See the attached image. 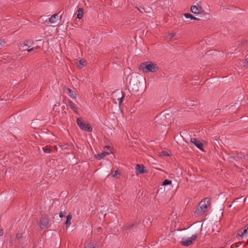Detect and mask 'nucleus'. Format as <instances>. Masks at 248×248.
<instances>
[{"label":"nucleus","mask_w":248,"mask_h":248,"mask_svg":"<svg viewBox=\"0 0 248 248\" xmlns=\"http://www.w3.org/2000/svg\"><path fill=\"white\" fill-rule=\"evenodd\" d=\"M243 228V237L244 236H247V235H248V230L246 229V227H244V228Z\"/></svg>","instance_id":"7c9ffc66"},{"label":"nucleus","mask_w":248,"mask_h":248,"mask_svg":"<svg viewBox=\"0 0 248 248\" xmlns=\"http://www.w3.org/2000/svg\"><path fill=\"white\" fill-rule=\"evenodd\" d=\"M109 154V153L108 152L103 151L101 154L95 155H94V157L96 159L98 160H100L101 159H103L105 156H106L107 155H108Z\"/></svg>","instance_id":"ddd939ff"},{"label":"nucleus","mask_w":248,"mask_h":248,"mask_svg":"<svg viewBox=\"0 0 248 248\" xmlns=\"http://www.w3.org/2000/svg\"><path fill=\"white\" fill-rule=\"evenodd\" d=\"M243 200H244V202H245L246 199H243V197L237 198L233 201L232 204H233V205L234 206L238 202H242Z\"/></svg>","instance_id":"5701e85b"},{"label":"nucleus","mask_w":248,"mask_h":248,"mask_svg":"<svg viewBox=\"0 0 248 248\" xmlns=\"http://www.w3.org/2000/svg\"><path fill=\"white\" fill-rule=\"evenodd\" d=\"M77 123L79 128L85 131L92 132L93 130L92 126L87 122L85 121L81 117L77 118Z\"/></svg>","instance_id":"20e7f679"},{"label":"nucleus","mask_w":248,"mask_h":248,"mask_svg":"<svg viewBox=\"0 0 248 248\" xmlns=\"http://www.w3.org/2000/svg\"><path fill=\"white\" fill-rule=\"evenodd\" d=\"M170 38L171 39L172 38H173V37L175 36V34L174 33H171L170 34Z\"/></svg>","instance_id":"4c0bfd02"},{"label":"nucleus","mask_w":248,"mask_h":248,"mask_svg":"<svg viewBox=\"0 0 248 248\" xmlns=\"http://www.w3.org/2000/svg\"><path fill=\"white\" fill-rule=\"evenodd\" d=\"M41 135H42V136H44V137L46 136L47 135H48V136L51 135V136H54L52 133L49 130H48L47 129H44V130H42Z\"/></svg>","instance_id":"f3484780"},{"label":"nucleus","mask_w":248,"mask_h":248,"mask_svg":"<svg viewBox=\"0 0 248 248\" xmlns=\"http://www.w3.org/2000/svg\"><path fill=\"white\" fill-rule=\"evenodd\" d=\"M136 223H133L126 226V230H130L136 226Z\"/></svg>","instance_id":"c756f323"},{"label":"nucleus","mask_w":248,"mask_h":248,"mask_svg":"<svg viewBox=\"0 0 248 248\" xmlns=\"http://www.w3.org/2000/svg\"><path fill=\"white\" fill-rule=\"evenodd\" d=\"M28 42H29V41L26 40V41H25L23 43V45H24V46H28Z\"/></svg>","instance_id":"58836bf2"},{"label":"nucleus","mask_w":248,"mask_h":248,"mask_svg":"<svg viewBox=\"0 0 248 248\" xmlns=\"http://www.w3.org/2000/svg\"><path fill=\"white\" fill-rule=\"evenodd\" d=\"M40 223L43 226V228H47L49 223L48 216L47 215L42 216Z\"/></svg>","instance_id":"1a4fd4ad"},{"label":"nucleus","mask_w":248,"mask_h":248,"mask_svg":"<svg viewBox=\"0 0 248 248\" xmlns=\"http://www.w3.org/2000/svg\"><path fill=\"white\" fill-rule=\"evenodd\" d=\"M247 43V41H244L242 42V45H244Z\"/></svg>","instance_id":"79ce46f5"},{"label":"nucleus","mask_w":248,"mask_h":248,"mask_svg":"<svg viewBox=\"0 0 248 248\" xmlns=\"http://www.w3.org/2000/svg\"><path fill=\"white\" fill-rule=\"evenodd\" d=\"M85 248H95L94 242L92 240H90L87 245L85 246Z\"/></svg>","instance_id":"393cba45"},{"label":"nucleus","mask_w":248,"mask_h":248,"mask_svg":"<svg viewBox=\"0 0 248 248\" xmlns=\"http://www.w3.org/2000/svg\"><path fill=\"white\" fill-rule=\"evenodd\" d=\"M59 17H60V20H61L62 17V14H61V12L53 15L49 18H48V22L51 23H56V18L58 19Z\"/></svg>","instance_id":"f8f14e48"},{"label":"nucleus","mask_w":248,"mask_h":248,"mask_svg":"<svg viewBox=\"0 0 248 248\" xmlns=\"http://www.w3.org/2000/svg\"><path fill=\"white\" fill-rule=\"evenodd\" d=\"M65 214L66 213L65 212H62L61 211L59 213V216L61 218H62V217H63L65 216Z\"/></svg>","instance_id":"f704fd0d"},{"label":"nucleus","mask_w":248,"mask_h":248,"mask_svg":"<svg viewBox=\"0 0 248 248\" xmlns=\"http://www.w3.org/2000/svg\"><path fill=\"white\" fill-rule=\"evenodd\" d=\"M229 158L230 159V162H233V160H237L239 159H241L242 157L237 155H229Z\"/></svg>","instance_id":"6ab92c4d"},{"label":"nucleus","mask_w":248,"mask_h":248,"mask_svg":"<svg viewBox=\"0 0 248 248\" xmlns=\"http://www.w3.org/2000/svg\"><path fill=\"white\" fill-rule=\"evenodd\" d=\"M43 150L46 153H50L51 152V150L47 146L43 147Z\"/></svg>","instance_id":"c85d7f7f"},{"label":"nucleus","mask_w":248,"mask_h":248,"mask_svg":"<svg viewBox=\"0 0 248 248\" xmlns=\"http://www.w3.org/2000/svg\"><path fill=\"white\" fill-rule=\"evenodd\" d=\"M77 18L81 19L83 17V9L82 8H78L77 10Z\"/></svg>","instance_id":"aec40b11"},{"label":"nucleus","mask_w":248,"mask_h":248,"mask_svg":"<svg viewBox=\"0 0 248 248\" xmlns=\"http://www.w3.org/2000/svg\"><path fill=\"white\" fill-rule=\"evenodd\" d=\"M34 47H32L31 48H30V49H28L27 50L28 52H31V51H32L33 49H34Z\"/></svg>","instance_id":"ea45409f"},{"label":"nucleus","mask_w":248,"mask_h":248,"mask_svg":"<svg viewBox=\"0 0 248 248\" xmlns=\"http://www.w3.org/2000/svg\"><path fill=\"white\" fill-rule=\"evenodd\" d=\"M232 206H233V204L232 203V204H230L228 207L230 208V207H232Z\"/></svg>","instance_id":"c03bdc74"},{"label":"nucleus","mask_w":248,"mask_h":248,"mask_svg":"<svg viewBox=\"0 0 248 248\" xmlns=\"http://www.w3.org/2000/svg\"><path fill=\"white\" fill-rule=\"evenodd\" d=\"M172 183V182L171 180L169 179H165L163 181L162 184L161 185V186H164L166 185H171Z\"/></svg>","instance_id":"a878e982"},{"label":"nucleus","mask_w":248,"mask_h":248,"mask_svg":"<svg viewBox=\"0 0 248 248\" xmlns=\"http://www.w3.org/2000/svg\"><path fill=\"white\" fill-rule=\"evenodd\" d=\"M118 93L119 94V96H120L121 94L122 95L121 97L117 99V100L119 102V106L121 108L122 105H123V101L124 100V98L125 94L124 93H123L122 92H119Z\"/></svg>","instance_id":"dca6fc26"},{"label":"nucleus","mask_w":248,"mask_h":248,"mask_svg":"<svg viewBox=\"0 0 248 248\" xmlns=\"http://www.w3.org/2000/svg\"><path fill=\"white\" fill-rule=\"evenodd\" d=\"M247 243H248V240Z\"/></svg>","instance_id":"49530a36"},{"label":"nucleus","mask_w":248,"mask_h":248,"mask_svg":"<svg viewBox=\"0 0 248 248\" xmlns=\"http://www.w3.org/2000/svg\"><path fill=\"white\" fill-rule=\"evenodd\" d=\"M161 155L162 156H170V155L168 154V153L167 151H162L161 152Z\"/></svg>","instance_id":"473e14b6"},{"label":"nucleus","mask_w":248,"mask_h":248,"mask_svg":"<svg viewBox=\"0 0 248 248\" xmlns=\"http://www.w3.org/2000/svg\"><path fill=\"white\" fill-rule=\"evenodd\" d=\"M190 141L198 149H199L201 151H204L203 144L202 142L200 141V140L198 138H191Z\"/></svg>","instance_id":"6e6552de"},{"label":"nucleus","mask_w":248,"mask_h":248,"mask_svg":"<svg viewBox=\"0 0 248 248\" xmlns=\"http://www.w3.org/2000/svg\"><path fill=\"white\" fill-rule=\"evenodd\" d=\"M248 231V224L245 227Z\"/></svg>","instance_id":"a18cd8bd"},{"label":"nucleus","mask_w":248,"mask_h":248,"mask_svg":"<svg viewBox=\"0 0 248 248\" xmlns=\"http://www.w3.org/2000/svg\"><path fill=\"white\" fill-rule=\"evenodd\" d=\"M244 63L245 66H248V58L245 60Z\"/></svg>","instance_id":"e433bc0d"},{"label":"nucleus","mask_w":248,"mask_h":248,"mask_svg":"<svg viewBox=\"0 0 248 248\" xmlns=\"http://www.w3.org/2000/svg\"><path fill=\"white\" fill-rule=\"evenodd\" d=\"M197 237V234H193L190 238L186 239L183 238L181 242V244L183 246L188 247L191 245L193 242L196 240Z\"/></svg>","instance_id":"423d86ee"},{"label":"nucleus","mask_w":248,"mask_h":248,"mask_svg":"<svg viewBox=\"0 0 248 248\" xmlns=\"http://www.w3.org/2000/svg\"><path fill=\"white\" fill-rule=\"evenodd\" d=\"M117 174L120 175V172L118 170H116L115 171L114 174L112 175V176L115 177Z\"/></svg>","instance_id":"c9c22d12"},{"label":"nucleus","mask_w":248,"mask_h":248,"mask_svg":"<svg viewBox=\"0 0 248 248\" xmlns=\"http://www.w3.org/2000/svg\"><path fill=\"white\" fill-rule=\"evenodd\" d=\"M171 114L163 111L156 115L155 118V126L159 128L162 126L169 125L171 123Z\"/></svg>","instance_id":"f03ea898"},{"label":"nucleus","mask_w":248,"mask_h":248,"mask_svg":"<svg viewBox=\"0 0 248 248\" xmlns=\"http://www.w3.org/2000/svg\"><path fill=\"white\" fill-rule=\"evenodd\" d=\"M68 105L75 112L77 113L78 108L75 106V104L71 100H68Z\"/></svg>","instance_id":"2eb2a0df"},{"label":"nucleus","mask_w":248,"mask_h":248,"mask_svg":"<svg viewBox=\"0 0 248 248\" xmlns=\"http://www.w3.org/2000/svg\"><path fill=\"white\" fill-rule=\"evenodd\" d=\"M211 199L209 197H206L203 200V201H205V202H206V204H207V206L208 207L211 206Z\"/></svg>","instance_id":"bb28decb"},{"label":"nucleus","mask_w":248,"mask_h":248,"mask_svg":"<svg viewBox=\"0 0 248 248\" xmlns=\"http://www.w3.org/2000/svg\"><path fill=\"white\" fill-rule=\"evenodd\" d=\"M129 83L133 93H142L145 90V79L140 76H130Z\"/></svg>","instance_id":"f257e3e1"},{"label":"nucleus","mask_w":248,"mask_h":248,"mask_svg":"<svg viewBox=\"0 0 248 248\" xmlns=\"http://www.w3.org/2000/svg\"><path fill=\"white\" fill-rule=\"evenodd\" d=\"M147 171L145 169V167L142 164H137L136 166V173L137 175L143 174Z\"/></svg>","instance_id":"9b49d317"},{"label":"nucleus","mask_w":248,"mask_h":248,"mask_svg":"<svg viewBox=\"0 0 248 248\" xmlns=\"http://www.w3.org/2000/svg\"><path fill=\"white\" fill-rule=\"evenodd\" d=\"M208 208L205 201L202 200L199 204L198 208L195 211V213L198 215L202 214Z\"/></svg>","instance_id":"39448f33"},{"label":"nucleus","mask_w":248,"mask_h":248,"mask_svg":"<svg viewBox=\"0 0 248 248\" xmlns=\"http://www.w3.org/2000/svg\"><path fill=\"white\" fill-rule=\"evenodd\" d=\"M38 22L42 24H45L46 22H48L47 16H41L38 19Z\"/></svg>","instance_id":"4be33fe9"},{"label":"nucleus","mask_w":248,"mask_h":248,"mask_svg":"<svg viewBox=\"0 0 248 248\" xmlns=\"http://www.w3.org/2000/svg\"><path fill=\"white\" fill-rule=\"evenodd\" d=\"M224 208V205L222 203L221 201H218L217 202L215 205V209L217 214L218 215L221 214L222 216L223 214V210Z\"/></svg>","instance_id":"0eeeda50"},{"label":"nucleus","mask_w":248,"mask_h":248,"mask_svg":"<svg viewBox=\"0 0 248 248\" xmlns=\"http://www.w3.org/2000/svg\"><path fill=\"white\" fill-rule=\"evenodd\" d=\"M72 218V214L71 213H69L67 216H66V221L64 222L65 225L67 227H69L71 223V220Z\"/></svg>","instance_id":"4468645a"},{"label":"nucleus","mask_w":248,"mask_h":248,"mask_svg":"<svg viewBox=\"0 0 248 248\" xmlns=\"http://www.w3.org/2000/svg\"><path fill=\"white\" fill-rule=\"evenodd\" d=\"M79 64L82 66L81 67H79L78 66V68H81L82 67L84 66L86 64V62L85 60L84 59H81L79 60Z\"/></svg>","instance_id":"cd10ccee"},{"label":"nucleus","mask_w":248,"mask_h":248,"mask_svg":"<svg viewBox=\"0 0 248 248\" xmlns=\"http://www.w3.org/2000/svg\"><path fill=\"white\" fill-rule=\"evenodd\" d=\"M22 237H23V233L22 232H18L16 233V238L17 239H18V240L22 238Z\"/></svg>","instance_id":"2f4dec72"},{"label":"nucleus","mask_w":248,"mask_h":248,"mask_svg":"<svg viewBox=\"0 0 248 248\" xmlns=\"http://www.w3.org/2000/svg\"><path fill=\"white\" fill-rule=\"evenodd\" d=\"M110 148V146L108 145H106L105 146V148Z\"/></svg>","instance_id":"37998d69"},{"label":"nucleus","mask_w":248,"mask_h":248,"mask_svg":"<svg viewBox=\"0 0 248 248\" xmlns=\"http://www.w3.org/2000/svg\"><path fill=\"white\" fill-rule=\"evenodd\" d=\"M190 11L193 14H201L204 12L202 6H197L195 5L191 6Z\"/></svg>","instance_id":"9d476101"},{"label":"nucleus","mask_w":248,"mask_h":248,"mask_svg":"<svg viewBox=\"0 0 248 248\" xmlns=\"http://www.w3.org/2000/svg\"><path fill=\"white\" fill-rule=\"evenodd\" d=\"M67 90L68 91L69 95V96L71 97H72L73 98H76V95H76V93L75 92L73 91L70 88H67Z\"/></svg>","instance_id":"b1692460"},{"label":"nucleus","mask_w":248,"mask_h":248,"mask_svg":"<svg viewBox=\"0 0 248 248\" xmlns=\"http://www.w3.org/2000/svg\"><path fill=\"white\" fill-rule=\"evenodd\" d=\"M137 8L138 9V10L140 11V13H143V11L144 12H146V11H145V9L144 8H139V7H137Z\"/></svg>","instance_id":"72a5a7b5"},{"label":"nucleus","mask_w":248,"mask_h":248,"mask_svg":"<svg viewBox=\"0 0 248 248\" xmlns=\"http://www.w3.org/2000/svg\"><path fill=\"white\" fill-rule=\"evenodd\" d=\"M184 16L186 18H190L191 20H198L200 19L196 17L195 16H193L192 14L190 13H185L184 14Z\"/></svg>","instance_id":"a211bd4d"},{"label":"nucleus","mask_w":248,"mask_h":248,"mask_svg":"<svg viewBox=\"0 0 248 248\" xmlns=\"http://www.w3.org/2000/svg\"><path fill=\"white\" fill-rule=\"evenodd\" d=\"M237 238L238 240H241L243 237V228L239 229L237 232L236 235Z\"/></svg>","instance_id":"412c9836"},{"label":"nucleus","mask_w":248,"mask_h":248,"mask_svg":"<svg viewBox=\"0 0 248 248\" xmlns=\"http://www.w3.org/2000/svg\"><path fill=\"white\" fill-rule=\"evenodd\" d=\"M139 69L144 72H155L158 70L157 65L151 62L148 61L141 63Z\"/></svg>","instance_id":"7ed1b4c3"},{"label":"nucleus","mask_w":248,"mask_h":248,"mask_svg":"<svg viewBox=\"0 0 248 248\" xmlns=\"http://www.w3.org/2000/svg\"><path fill=\"white\" fill-rule=\"evenodd\" d=\"M3 230L2 229H0V236H1L3 235Z\"/></svg>","instance_id":"a19ab883"}]
</instances>
